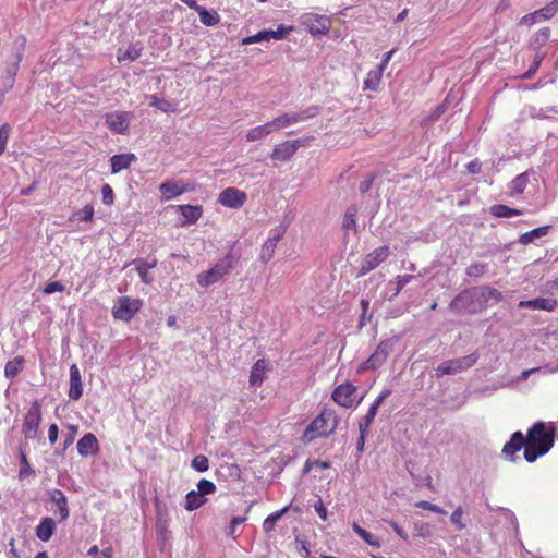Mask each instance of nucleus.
Returning <instances> with one entry per match:
<instances>
[{
    "label": "nucleus",
    "instance_id": "f257e3e1",
    "mask_svg": "<svg viewBox=\"0 0 558 558\" xmlns=\"http://www.w3.org/2000/svg\"><path fill=\"white\" fill-rule=\"evenodd\" d=\"M524 459L529 463L535 462L539 457L545 456L554 447L556 427L554 423L538 421L534 423L526 433Z\"/></svg>",
    "mask_w": 558,
    "mask_h": 558
},
{
    "label": "nucleus",
    "instance_id": "f03ea898",
    "mask_svg": "<svg viewBox=\"0 0 558 558\" xmlns=\"http://www.w3.org/2000/svg\"><path fill=\"white\" fill-rule=\"evenodd\" d=\"M339 424V417L335 410L325 408L306 427L302 435L304 442H312L317 437H328Z\"/></svg>",
    "mask_w": 558,
    "mask_h": 558
},
{
    "label": "nucleus",
    "instance_id": "7ed1b4c3",
    "mask_svg": "<svg viewBox=\"0 0 558 558\" xmlns=\"http://www.w3.org/2000/svg\"><path fill=\"white\" fill-rule=\"evenodd\" d=\"M240 259V254L235 253L233 248H231L228 254L219 259L214 267H211L207 271H203L197 275V283L207 288L220 279H222L226 275H228L232 269H234L235 265Z\"/></svg>",
    "mask_w": 558,
    "mask_h": 558
},
{
    "label": "nucleus",
    "instance_id": "20e7f679",
    "mask_svg": "<svg viewBox=\"0 0 558 558\" xmlns=\"http://www.w3.org/2000/svg\"><path fill=\"white\" fill-rule=\"evenodd\" d=\"M448 308L456 314L463 312L469 314L482 313L483 310L476 287L462 290L452 299Z\"/></svg>",
    "mask_w": 558,
    "mask_h": 558
},
{
    "label": "nucleus",
    "instance_id": "39448f33",
    "mask_svg": "<svg viewBox=\"0 0 558 558\" xmlns=\"http://www.w3.org/2000/svg\"><path fill=\"white\" fill-rule=\"evenodd\" d=\"M478 360V354L476 352L471 353L469 355L452 359L440 363L436 371L437 377H442L444 375H454L462 371L469 369L472 367Z\"/></svg>",
    "mask_w": 558,
    "mask_h": 558
},
{
    "label": "nucleus",
    "instance_id": "423d86ee",
    "mask_svg": "<svg viewBox=\"0 0 558 558\" xmlns=\"http://www.w3.org/2000/svg\"><path fill=\"white\" fill-rule=\"evenodd\" d=\"M143 302L140 299H131L130 296H120L112 308L116 319L130 322L141 310Z\"/></svg>",
    "mask_w": 558,
    "mask_h": 558
},
{
    "label": "nucleus",
    "instance_id": "0eeeda50",
    "mask_svg": "<svg viewBox=\"0 0 558 558\" xmlns=\"http://www.w3.org/2000/svg\"><path fill=\"white\" fill-rule=\"evenodd\" d=\"M300 24L312 35H326L330 29V20L326 15L316 13H303L299 19Z\"/></svg>",
    "mask_w": 558,
    "mask_h": 558
},
{
    "label": "nucleus",
    "instance_id": "6e6552de",
    "mask_svg": "<svg viewBox=\"0 0 558 558\" xmlns=\"http://www.w3.org/2000/svg\"><path fill=\"white\" fill-rule=\"evenodd\" d=\"M397 343V339L388 338L381 340L377 345L375 352L368 357V360L361 366V369L369 368L377 369L379 368L387 360L389 354L392 352L395 345Z\"/></svg>",
    "mask_w": 558,
    "mask_h": 558
},
{
    "label": "nucleus",
    "instance_id": "1a4fd4ad",
    "mask_svg": "<svg viewBox=\"0 0 558 558\" xmlns=\"http://www.w3.org/2000/svg\"><path fill=\"white\" fill-rule=\"evenodd\" d=\"M319 113L318 106H310L298 112H286L274 119L277 130L290 126L291 124L314 118Z\"/></svg>",
    "mask_w": 558,
    "mask_h": 558
},
{
    "label": "nucleus",
    "instance_id": "9d476101",
    "mask_svg": "<svg viewBox=\"0 0 558 558\" xmlns=\"http://www.w3.org/2000/svg\"><path fill=\"white\" fill-rule=\"evenodd\" d=\"M41 422V409L40 402L35 400L29 409L27 410L24 423L22 426V432L25 436V439H34L37 436L39 424Z\"/></svg>",
    "mask_w": 558,
    "mask_h": 558
},
{
    "label": "nucleus",
    "instance_id": "9b49d317",
    "mask_svg": "<svg viewBox=\"0 0 558 558\" xmlns=\"http://www.w3.org/2000/svg\"><path fill=\"white\" fill-rule=\"evenodd\" d=\"M390 254L389 246L384 245L376 250H374L372 253L367 254L362 262V265L359 269L357 277H363L373 269H375L379 264H381L384 260L388 258Z\"/></svg>",
    "mask_w": 558,
    "mask_h": 558
},
{
    "label": "nucleus",
    "instance_id": "f8f14e48",
    "mask_svg": "<svg viewBox=\"0 0 558 558\" xmlns=\"http://www.w3.org/2000/svg\"><path fill=\"white\" fill-rule=\"evenodd\" d=\"M357 388L350 381L338 385L332 391V399L343 408H352L355 403Z\"/></svg>",
    "mask_w": 558,
    "mask_h": 558
},
{
    "label": "nucleus",
    "instance_id": "ddd939ff",
    "mask_svg": "<svg viewBox=\"0 0 558 558\" xmlns=\"http://www.w3.org/2000/svg\"><path fill=\"white\" fill-rule=\"evenodd\" d=\"M131 113L128 111H113L105 116V123L109 130L118 134H125L130 126Z\"/></svg>",
    "mask_w": 558,
    "mask_h": 558
},
{
    "label": "nucleus",
    "instance_id": "4468645a",
    "mask_svg": "<svg viewBox=\"0 0 558 558\" xmlns=\"http://www.w3.org/2000/svg\"><path fill=\"white\" fill-rule=\"evenodd\" d=\"M193 190L194 187L190 183H185L182 180H166L159 185V191L163 201H170Z\"/></svg>",
    "mask_w": 558,
    "mask_h": 558
},
{
    "label": "nucleus",
    "instance_id": "2eb2a0df",
    "mask_svg": "<svg viewBox=\"0 0 558 558\" xmlns=\"http://www.w3.org/2000/svg\"><path fill=\"white\" fill-rule=\"evenodd\" d=\"M525 446H526V441H525V437L524 435L522 434V432L518 430V432H514L509 441H507L505 445H504V448L501 450V454L507 458L509 461L511 462H515L519 457L517 456V453L521 450V449H524L525 450Z\"/></svg>",
    "mask_w": 558,
    "mask_h": 558
},
{
    "label": "nucleus",
    "instance_id": "dca6fc26",
    "mask_svg": "<svg viewBox=\"0 0 558 558\" xmlns=\"http://www.w3.org/2000/svg\"><path fill=\"white\" fill-rule=\"evenodd\" d=\"M247 196L246 193L235 187H227L220 192L218 202L229 208H241Z\"/></svg>",
    "mask_w": 558,
    "mask_h": 558
},
{
    "label": "nucleus",
    "instance_id": "f3484780",
    "mask_svg": "<svg viewBox=\"0 0 558 558\" xmlns=\"http://www.w3.org/2000/svg\"><path fill=\"white\" fill-rule=\"evenodd\" d=\"M26 38L19 36L13 44V61L8 63L5 68V75L15 80V76L20 69V62L22 61L25 52Z\"/></svg>",
    "mask_w": 558,
    "mask_h": 558
},
{
    "label": "nucleus",
    "instance_id": "a211bd4d",
    "mask_svg": "<svg viewBox=\"0 0 558 558\" xmlns=\"http://www.w3.org/2000/svg\"><path fill=\"white\" fill-rule=\"evenodd\" d=\"M301 145V140L282 142L274 147L271 158L282 162L289 161Z\"/></svg>",
    "mask_w": 558,
    "mask_h": 558
},
{
    "label": "nucleus",
    "instance_id": "6ab92c4d",
    "mask_svg": "<svg viewBox=\"0 0 558 558\" xmlns=\"http://www.w3.org/2000/svg\"><path fill=\"white\" fill-rule=\"evenodd\" d=\"M476 290L483 311L502 301L501 292L495 288L489 286H480L476 287Z\"/></svg>",
    "mask_w": 558,
    "mask_h": 558
},
{
    "label": "nucleus",
    "instance_id": "aec40b11",
    "mask_svg": "<svg viewBox=\"0 0 558 558\" xmlns=\"http://www.w3.org/2000/svg\"><path fill=\"white\" fill-rule=\"evenodd\" d=\"M49 500L52 501L60 515L59 522L66 521L70 517V509L68 505V498L64 493L60 489H51L48 492Z\"/></svg>",
    "mask_w": 558,
    "mask_h": 558
},
{
    "label": "nucleus",
    "instance_id": "412c9836",
    "mask_svg": "<svg viewBox=\"0 0 558 558\" xmlns=\"http://www.w3.org/2000/svg\"><path fill=\"white\" fill-rule=\"evenodd\" d=\"M77 451L82 457L96 454L99 450V444L97 437L93 433L85 434L77 441Z\"/></svg>",
    "mask_w": 558,
    "mask_h": 558
},
{
    "label": "nucleus",
    "instance_id": "4be33fe9",
    "mask_svg": "<svg viewBox=\"0 0 558 558\" xmlns=\"http://www.w3.org/2000/svg\"><path fill=\"white\" fill-rule=\"evenodd\" d=\"M83 395V385L81 379V373L76 364H72L70 367V390L69 397L72 400H78Z\"/></svg>",
    "mask_w": 558,
    "mask_h": 558
},
{
    "label": "nucleus",
    "instance_id": "5701e85b",
    "mask_svg": "<svg viewBox=\"0 0 558 558\" xmlns=\"http://www.w3.org/2000/svg\"><path fill=\"white\" fill-rule=\"evenodd\" d=\"M557 305V301L555 299L548 298H536L527 301H520L518 304L519 308H532V310H543V311H553Z\"/></svg>",
    "mask_w": 558,
    "mask_h": 558
},
{
    "label": "nucleus",
    "instance_id": "b1692460",
    "mask_svg": "<svg viewBox=\"0 0 558 558\" xmlns=\"http://www.w3.org/2000/svg\"><path fill=\"white\" fill-rule=\"evenodd\" d=\"M56 532V522L50 517H45L40 520L35 529L36 536L43 541L48 542Z\"/></svg>",
    "mask_w": 558,
    "mask_h": 558
},
{
    "label": "nucleus",
    "instance_id": "393cba45",
    "mask_svg": "<svg viewBox=\"0 0 558 558\" xmlns=\"http://www.w3.org/2000/svg\"><path fill=\"white\" fill-rule=\"evenodd\" d=\"M274 131H278V130L276 128L274 120H271L263 125H258V126L251 129L246 133V140L248 142L258 141V140L266 137L268 134H270Z\"/></svg>",
    "mask_w": 558,
    "mask_h": 558
},
{
    "label": "nucleus",
    "instance_id": "a878e982",
    "mask_svg": "<svg viewBox=\"0 0 558 558\" xmlns=\"http://www.w3.org/2000/svg\"><path fill=\"white\" fill-rule=\"evenodd\" d=\"M266 369V361L263 359L257 360L251 368L250 384L254 387H259L265 379Z\"/></svg>",
    "mask_w": 558,
    "mask_h": 558
},
{
    "label": "nucleus",
    "instance_id": "bb28decb",
    "mask_svg": "<svg viewBox=\"0 0 558 558\" xmlns=\"http://www.w3.org/2000/svg\"><path fill=\"white\" fill-rule=\"evenodd\" d=\"M136 160V156L134 154H119L113 155L110 158L111 172L118 173L123 169H128L133 161Z\"/></svg>",
    "mask_w": 558,
    "mask_h": 558
},
{
    "label": "nucleus",
    "instance_id": "cd10ccee",
    "mask_svg": "<svg viewBox=\"0 0 558 558\" xmlns=\"http://www.w3.org/2000/svg\"><path fill=\"white\" fill-rule=\"evenodd\" d=\"M133 264L135 265V269H136L138 276L141 277V280L146 284H150L153 282L154 278L151 275H149V269L156 267V264H157L156 260H154L153 263H149L144 259H135L133 262Z\"/></svg>",
    "mask_w": 558,
    "mask_h": 558
},
{
    "label": "nucleus",
    "instance_id": "c85d7f7f",
    "mask_svg": "<svg viewBox=\"0 0 558 558\" xmlns=\"http://www.w3.org/2000/svg\"><path fill=\"white\" fill-rule=\"evenodd\" d=\"M143 51V46L140 43L131 44L125 51H122L121 49L118 50L117 60L118 62H124V61H135L137 60Z\"/></svg>",
    "mask_w": 558,
    "mask_h": 558
},
{
    "label": "nucleus",
    "instance_id": "c756f323",
    "mask_svg": "<svg viewBox=\"0 0 558 558\" xmlns=\"http://www.w3.org/2000/svg\"><path fill=\"white\" fill-rule=\"evenodd\" d=\"M550 226H543L535 228L531 231L522 233L518 240L520 244L527 245L533 243L535 240L541 239L548 234Z\"/></svg>",
    "mask_w": 558,
    "mask_h": 558
},
{
    "label": "nucleus",
    "instance_id": "7c9ffc66",
    "mask_svg": "<svg viewBox=\"0 0 558 558\" xmlns=\"http://www.w3.org/2000/svg\"><path fill=\"white\" fill-rule=\"evenodd\" d=\"M179 211L185 218V223H194L201 218L203 208L202 206L180 205Z\"/></svg>",
    "mask_w": 558,
    "mask_h": 558
},
{
    "label": "nucleus",
    "instance_id": "2f4dec72",
    "mask_svg": "<svg viewBox=\"0 0 558 558\" xmlns=\"http://www.w3.org/2000/svg\"><path fill=\"white\" fill-rule=\"evenodd\" d=\"M207 501L206 497L197 490H191L185 496V509L193 511L201 508Z\"/></svg>",
    "mask_w": 558,
    "mask_h": 558
},
{
    "label": "nucleus",
    "instance_id": "473e14b6",
    "mask_svg": "<svg viewBox=\"0 0 558 558\" xmlns=\"http://www.w3.org/2000/svg\"><path fill=\"white\" fill-rule=\"evenodd\" d=\"M489 213L498 218H509L512 216H520L523 214V211L520 209L510 208L509 206L502 204H496L490 206Z\"/></svg>",
    "mask_w": 558,
    "mask_h": 558
},
{
    "label": "nucleus",
    "instance_id": "72a5a7b5",
    "mask_svg": "<svg viewBox=\"0 0 558 558\" xmlns=\"http://www.w3.org/2000/svg\"><path fill=\"white\" fill-rule=\"evenodd\" d=\"M281 239V235L278 234L276 236L269 238L266 240L262 247L260 259L264 262H268L274 257V253L277 246L278 241Z\"/></svg>",
    "mask_w": 558,
    "mask_h": 558
},
{
    "label": "nucleus",
    "instance_id": "f704fd0d",
    "mask_svg": "<svg viewBox=\"0 0 558 558\" xmlns=\"http://www.w3.org/2000/svg\"><path fill=\"white\" fill-rule=\"evenodd\" d=\"M197 13L199 21L206 26H215L220 22L219 14L214 10H207L206 8L202 7Z\"/></svg>",
    "mask_w": 558,
    "mask_h": 558
},
{
    "label": "nucleus",
    "instance_id": "c9c22d12",
    "mask_svg": "<svg viewBox=\"0 0 558 558\" xmlns=\"http://www.w3.org/2000/svg\"><path fill=\"white\" fill-rule=\"evenodd\" d=\"M381 75V69H375L369 71L367 73L366 78L364 80V89L376 90L379 86Z\"/></svg>",
    "mask_w": 558,
    "mask_h": 558
},
{
    "label": "nucleus",
    "instance_id": "e433bc0d",
    "mask_svg": "<svg viewBox=\"0 0 558 558\" xmlns=\"http://www.w3.org/2000/svg\"><path fill=\"white\" fill-rule=\"evenodd\" d=\"M24 359L23 357H14L13 360H10L7 362L4 366V375L8 378H14L21 371L23 365Z\"/></svg>",
    "mask_w": 558,
    "mask_h": 558
},
{
    "label": "nucleus",
    "instance_id": "4c0bfd02",
    "mask_svg": "<svg viewBox=\"0 0 558 558\" xmlns=\"http://www.w3.org/2000/svg\"><path fill=\"white\" fill-rule=\"evenodd\" d=\"M357 215V208L354 205H351L347 208L344 218L342 221V228L344 230H351L356 228L355 217Z\"/></svg>",
    "mask_w": 558,
    "mask_h": 558
},
{
    "label": "nucleus",
    "instance_id": "58836bf2",
    "mask_svg": "<svg viewBox=\"0 0 558 558\" xmlns=\"http://www.w3.org/2000/svg\"><path fill=\"white\" fill-rule=\"evenodd\" d=\"M550 37V29L548 27H544L536 32L534 39L532 41V47L535 50L541 49L543 46H545Z\"/></svg>",
    "mask_w": 558,
    "mask_h": 558
},
{
    "label": "nucleus",
    "instance_id": "ea45409f",
    "mask_svg": "<svg viewBox=\"0 0 558 558\" xmlns=\"http://www.w3.org/2000/svg\"><path fill=\"white\" fill-rule=\"evenodd\" d=\"M529 183L527 172L520 173L511 181V190L513 194H522Z\"/></svg>",
    "mask_w": 558,
    "mask_h": 558
},
{
    "label": "nucleus",
    "instance_id": "a19ab883",
    "mask_svg": "<svg viewBox=\"0 0 558 558\" xmlns=\"http://www.w3.org/2000/svg\"><path fill=\"white\" fill-rule=\"evenodd\" d=\"M287 511V508H282L278 511L269 514L263 522V529L266 533L271 532L275 529L276 523L281 519L283 513Z\"/></svg>",
    "mask_w": 558,
    "mask_h": 558
},
{
    "label": "nucleus",
    "instance_id": "79ce46f5",
    "mask_svg": "<svg viewBox=\"0 0 558 558\" xmlns=\"http://www.w3.org/2000/svg\"><path fill=\"white\" fill-rule=\"evenodd\" d=\"M488 269L489 266L487 263H474L465 269V275L469 277H482L488 271Z\"/></svg>",
    "mask_w": 558,
    "mask_h": 558
},
{
    "label": "nucleus",
    "instance_id": "37998d69",
    "mask_svg": "<svg viewBox=\"0 0 558 558\" xmlns=\"http://www.w3.org/2000/svg\"><path fill=\"white\" fill-rule=\"evenodd\" d=\"M20 477H26L35 473V471L31 468L29 462L27 460L26 453L22 447H20Z\"/></svg>",
    "mask_w": 558,
    "mask_h": 558
},
{
    "label": "nucleus",
    "instance_id": "c03bdc74",
    "mask_svg": "<svg viewBox=\"0 0 558 558\" xmlns=\"http://www.w3.org/2000/svg\"><path fill=\"white\" fill-rule=\"evenodd\" d=\"M378 408L376 405L371 404L367 413L364 417L361 418L359 422V427H362L363 429H369L371 425L374 422V418L377 414Z\"/></svg>",
    "mask_w": 558,
    "mask_h": 558
},
{
    "label": "nucleus",
    "instance_id": "a18cd8bd",
    "mask_svg": "<svg viewBox=\"0 0 558 558\" xmlns=\"http://www.w3.org/2000/svg\"><path fill=\"white\" fill-rule=\"evenodd\" d=\"M352 529L367 544H369L372 546H379V543L377 541H375L374 535L372 533L365 531L364 529H362L357 523H353Z\"/></svg>",
    "mask_w": 558,
    "mask_h": 558
},
{
    "label": "nucleus",
    "instance_id": "49530a36",
    "mask_svg": "<svg viewBox=\"0 0 558 558\" xmlns=\"http://www.w3.org/2000/svg\"><path fill=\"white\" fill-rule=\"evenodd\" d=\"M543 59H544V54L537 52L535 58H534V60H533V62H532V64L530 65L529 70L524 74H522L521 77L523 80L532 78L534 76V74L537 72V70H538Z\"/></svg>",
    "mask_w": 558,
    "mask_h": 558
},
{
    "label": "nucleus",
    "instance_id": "de8ad7c7",
    "mask_svg": "<svg viewBox=\"0 0 558 558\" xmlns=\"http://www.w3.org/2000/svg\"><path fill=\"white\" fill-rule=\"evenodd\" d=\"M73 217L78 221H92L94 218V207L92 205H86L81 210L74 213Z\"/></svg>",
    "mask_w": 558,
    "mask_h": 558
},
{
    "label": "nucleus",
    "instance_id": "09e8293b",
    "mask_svg": "<svg viewBox=\"0 0 558 558\" xmlns=\"http://www.w3.org/2000/svg\"><path fill=\"white\" fill-rule=\"evenodd\" d=\"M558 10V0L551 2L550 4L537 10L538 16L541 20H547L556 14Z\"/></svg>",
    "mask_w": 558,
    "mask_h": 558
},
{
    "label": "nucleus",
    "instance_id": "8fccbe9b",
    "mask_svg": "<svg viewBox=\"0 0 558 558\" xmlns=\"http://www.w3.org/2000/svg\"><path fill=\"white\" fill-rule=\"evenodd\" d=\"M293 29L292 26L280 25L276 31L268 29V36L270 39L281 40Z\"/></svg>",
    "mask_w": 558,
    "mask_h": 558
},
{
    "label": "nucleus",
    "instance_id": "3c124183",
    "mask_svg": "<svg viewBox=\"0 0 558 558\" xmlns=\"http://www.w3.org/2000/svg\"><path fill=\"white\" fill-rule=\"evenodd\" d=\"M192 468L198 472H205L209 468V460L204 454H198L192 460Z\"/></svg>",
    "mask_w": 558,
    "mask_h": 558
},
{
    "label": "nucleus",
    "instance_id": "603ef678",
    "mask_svg": "<svg viewBox=\"0 0 558 558\" xmlns=\"http://www.w3.org/2000/svg\"><path fill=\"white\" fill-rule=\"evenodd\" d=\"M197 492L206 496L216 492V485L206 478L201 480L197 483Z\"/></svg>",
    "mask_w": 558,
    "mask_h": 558
},
{
    "label": "nucleus",
    "instance_id": "864d4df0",
    "mask_svg": "<svg viewBox=\"0 0 558 558\" xmlns=\"http://www.w3.org/2000/svg\"><path fill=\"white\" fill-rule=\"evenodd\" d=\"M462 515H463V509L461 506H459L450 517V521L452 524L457 526L459 531H462L465 529V524L462 522Z\"/></svg>",
    "mask_w": 558,
    "mask_h": 558
},
{
    "label": "nucleus",
    "instance_id": "5fc2aeb1",
    "mask_svg": "<svg viewBox=\"0 0 558 558\" xmlns=\"http://www.w3.org/2000/svg\"><path fill=\"white\" fill-rule=\"evenodd\" d=\"M416 277L415 276H412V275H403V276H398L397 277V282H396V289H395V292H393V295L397 296L401 290L409 283L411 282L413 279H415Z\"/></svg>",
    "mask_w": 558,
    "mask_h": 558
},
{
    "label": "nucleus",
    "instance_id": "6e6d98bb",
    "mask_svg": "<svg viewBox=\"0 0 558 558\" xmlns=\"http://www.w3.org/2000/svg\"><path fill=\"white\" fill-rule=\"evenodd\" d=\"M11 132V126L4 123L0 126V156L3 154Z\"/></svg>",
    "mask_w": 558,
    "mask_h": 558
},
{
    "label": "nucleus",
    "instance_id": "4d7b16f0",
    "mask_svg": "<svg viewBox=\"0 0 558 558\" xmlns=\"http://www.w3.org/2000/svg\"><path fill=\"white\" fill-rule=\"evenodd\" d=\"M415 507L417 508H421V509H425V510H429V511H433L435 513H439V514H446L447 512L440 508L439 506L435 505V504H432L427 500H420L415 504Z\"/></svg>",
    "mask_w": 558,
    "mask_h": 558
},
{
    "label": "nucleus",
    "instance_id": "13d9d810",
    "mask_svg": "<svg viewBox=\"0 0 558 558\" xmlns=\"http://www.w3.org/2000/svg\"><path fill=\"white\" fill-rule=\"evenodd\" d=\"M101 194H102V203L105 205H112L114 202V193L112 187L109 184H104L101 186Z\"/></svg>",
    "mask_w": 558,
    "mask_h": 558
},
{
    "label": "nucleus",
    "instance_id": "bf43d9fd",
    "mask_svg": "<svg viewBox=\"0 0 558 558\" xmlns=\"http://www.w3.org/2000/svg\"><path fill=\"white\" fill-rule=\"evenodd\" d=\"M64 290L65 286L61 281H51L45 286L43 292L45 294H52L54 292H63Z\"/></svg>",
    "mask_w": 558,
    "mask_h": 558
},
{
    "label": "nucleus",
    "instance_id": "052dcab7",
    "mask_svg": "<svg viewBox=\"0 0 558 558\" xmlns=\"http://www.w3.org/2000/svg\"><path fill=\"white\" fill-rule=\"evenodd\" d=\"M246 521V517H233L230 521V524H229V527H228V531H227V535L230 536V537H233L235 538V530L236 527L244 523Z\"/></svg>",
    "mask_w": 558,
    "mask_h": 558
},
{
    "label": "nucleus",
    "instance_id": "680f3d73",
    "mask_svg": "<svg viewBox=\"0 0 558 558\" xmlns=\"http://www.w3.org/2000/svg\"><path fill=\"white\" fill-rule=\"evenodd\" d=\"M269 40L268 29L260 31L253 36H248L243 40V44H253Z\"/></svg>",
    "mask_w": 558,
    "mask_h": 558
},
{
    "label": "nucleus",
    "instance_id": "e2e57ef3",
    "mask_svg": "<svg viewBox=\"0 0 558 558\" xmlns=\"http://www.w3.org/2000/svg\"><path fill=\"white\" fill-rule=\"evenodd\" d=\"M15 80L12 77L3 76L0 83V95L7 94L14 86Z\"/></svg>",
    "mask_w": 558,
    "mask_h": 558
},
{
    "label": "nucleus",
    "instance_id": "0e129e2a",
    "mask_svg": "<svg viewBox=\"0 0 558 558\" xmlns=\"http://www.w3.org/2000/svg\"><path fill=\"white\" fill-rule=\"evenodd\" d=\"M375 178H376V174H375V173H373V174H371L367 179L363 180V181L360 183V185H359V190H360V192H361L362 194H365V193H367V192L371 190V187H372V185H373V183H374Z\"/></svg>",
    "mask_w": 558,
    "mask_h": 558
},
{
    "label": "nucleus",
    "instance_id": "69168bd1",
    "mask_svg": "<svg viewBox=\"0 0 558 558\" xmlns=\"http://www.w3.org/2000/svg\"><path fill=\"white\" fill-rule=\"evenodd\" d=\"M150 106L151 107H155L163 112H167L168 111V106H169V102L165 99H160L156 96H153L151 97V101H150Z\"/></svg>",
    "mask_w": 558,
    "mask_h": 558
},
{
    "label": "nucleus",
    "instance_id": "338daca9",
    "mask_svg": "<svg viewBox=\"0 0 558 558\" xmlns=\"http://www.w3.org/2000/svg\"><path fill=\"white\" fill-rule=\"evenodd\" d=\"M537 21H541L539 16H538V13L535 11L533 13H529L526 15H524L521 21H520V24H523V25H533L534 23H536Z\"/></svg>",
    "mask_w": 558,
    "mask_h": 558
},
{
    "label": "nucleus",
    "instance_id": "774afa93",
    "mask_svg": "<svg viewBox=\"0 0 558 558\" xmlns=\"http://www.w3.org/2000/svg\"><path fill=\"white\" fill-rule=\"evenodd\" d=\"M314 509L322 520H327V509L320 498L314 504Z\"/></svg>",
    "mask_w": 558,
    "mask_h": 558
}]
</instances>
